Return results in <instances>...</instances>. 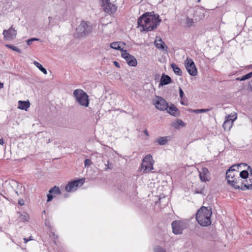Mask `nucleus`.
I'll list each match as a JSON object with an SVG mask.
<instances>
[{
    "instance_id": "1",
    "label": "nucleus",
    "mask_w": 252,
    "mask_h": 252,
    "mask_svg": "<svg viewBox=\"0 0 252 252\" xmlns=\"http://www.w3.org/2000/svg\"><path fill=\"white\" fill-rule=\"evenodd\" d=\"M161 22V19L158 14L154 11L147 12L138 18L137 24L138 27L142 28L141 31L148 32L157 29Z\"/></svg>"
},
{
    "instance_id": "2",
    "label": "nucleus",
    "mask_w": 252,
    "mask_h": 252,
    "mask_svg": "<svg viewBox=\"0 0 252 252\" xmlns=\"http://www.w3.org/2000/svg\"><path fill=\"white\" fill-rule=\"evenodd\" d=\"M212 214L211 208L201 207L196 213V220L198 223L203 226H207L211 223V216Z\"/></svg>"
},
{
    "instance_id": "3",
    "label": "nucleus",
    "mask_w": 252,
    "mask_h": 252,
    "mask_svg": "<svg viewBox=\"0 0 252 252\" xmlns=\"http://www.w3.org/2000/svg\"><path fill=\"white\" fill-rule=\"evenodd\" d=\"M93 27L89 21H82L76 29L74 35L75 38H85L92 33Z\"/></svg>"
},
{
    "instance_id": "4",
    "label": "nucleus",
    "mask_w": 252,
    "mask_h": 252,
    "mask_svg": "<svg viewBox=\"0 0 252 252\" xmlns=\"http://www.w3.org/2000/svg\"><path fill=\"white\" fill-rule=\"evenodd\" d=\"M73 95L78 103L83 106L88 107L89 104L88 95L81 89H76L73 92Z\"/></svg>"
},
{
    "instance_id": "5",
    "label": "nucleus",
    "mask_w": 252,
    "mask_h": 252,
    "mask_svg": "<svg viewBox=\"0 0 252 252\" xmlns=\"http://www.w3.org/2000/svg\"><path fill=\"white\" fill-rule=\"evenodd\" d=\"M154 161L151 155L146 156L142 159L141 165V170L144 173H147L153 169Z\"/></svg>"
},
{
    "instance_id": "6",
    "label": "nucleus",
    "mask_w": 252,
    "mask_h": 252,
    "mask_svg": "<svg viewBox=\"0 0 252 252\" xmlns=\"http://www.w3.org/2000/svg\"><path fill=\"white\" fill-rule=\"evenodd\" d=\"M85 178L77 179L71 181L66 185L65 189L66 191L70 192L77 189L78 187L82 186L85 183Z\"/></svg>"
},
{
    "instance_id": "7",
    "label": "nucleus",
    "mask_w": 252,
    "mask_h": 252,
    "mask_svg": "<svg viewBox=\"0 0 252 252\" xmlns=\"http://www.w3.org/2000/svg\"><path fill=\"white\" fill-rule=\"evenodd\" d=\"M171 225L172 232L176 235L182 234L186 227L185 223L183 221L178 220L172 221Z\"/></svg>"
},
{
    "instance_id": "8",
    "label": "nucleus",
    "mask_w": 252,
    "mask_h": 252,
    "mask_svg": "<svg viewBox=\"0 0 252 252\" xmlns=\"http://www.w3.org/2000/svg\"><path fill=\"white\" fill-rule=\"evenodd\" d=\"M185 65L187 71L190 75L195 76L197 75V68L192 59L187 58L185 62Z\"/></svg>"
},
{
    "instance_id": "9",
    "label": "nucleus",
    "mask_w": 252,
    "mask_h": 252,
    "mask_svg": "<svg viewBox=\"0 0 252 252\" xmlns=\"http://www.w3.org/2000/svg\"><path fill=\"white\" fill-rule=\"evenodd\" d=\"M154 104L156 108L159 110L164 111L168 109V105L167 102L161 97H157L156 100H155Z\"/></svg>"
},
{
    "instance_id": "10",
    "label": "nucleus",
    "mask_w": 252,
    "mask_h": 252,
    "mask_svg": "<svg viewBox=\"0 0 252 252\" xmlns=\"http://www.w3.org/2000/svg\"><path fill=\"white\" fill-rule=\"evenodd\" d=\"M248 169L250 171V177L246 179H243L244 184L242 186V190H245L252 189V168L251 166H248Z\"/></svg>"
},
{
    "instance_id": "11",
    "label": "nucleus",
    "mask_w": 252,
    "mask_h": 252,
    "mask_svg": "<svg viewBox=\"0 0 252 252\" xmlns=\"http://www.w3.org/2000/svg\"><path fill=\"white\" fill-rule=\"evenodd\" d=\"M101 6L104 11L109 15L114 14L117 9V6L111 3L110 1L102 4Z\"/></svg>"
},
{
    "instance_id": "12",
    "label": "nucleus",
    "mask_w": 252,
    "mask_h": 252,
    "mask_svg": "<svg viewBox=\"0 0 252 252\" xmlns=\"http://www.w3.org/2000/svg\"><path fill=\"white\" fill-rule=\"evenodd\" d=\"M4 38L6 40H12L16 37V31L11 27L8 30H4L3 31Z\"/></svg>"
},
{
    "instance_id": "13",
    "label": "nucleus",
    "mask_w": 252,
    "mask_h": 252,
    "mask_svg": "<svg viewBox=\"0 0 252 252\" xmlns=\"http://www.w3.org/2000/svg\"><path fill=\"white\" fill-rule=\"evenodd\" d=\"M199 178L202 182H206L210 180V173L206 167H202L199 171Z\"/></svg>"
},
{
    "instance_id": "14",
    "label": "nucleus",
    "mask_w": 252,
    "mask_h": 252,
    "mask_svg": "<svg viewBox=\"0 0 252 252\" xmlns=\"http://www.w3.org/2000/svg\"><path fill=\"white\" fill-rule=\"evenodd\" d=\"M242 180V178L238 177L235 180H231V181L228 180V184L235 189L241 190L243 189H242V186L244 184Z\"/></svg>"
},
{
    "instance_id": "15",
    "label": "nucleus",
    "mask_w": 252,
    "mask_h": 252,
    "mask_svg": "<svg viewBox=\"0 0 252 252\" xmlns=\"http://www.w3.org/2000/svg\"><path fill=\"white\" fill-rule=\"evenodd\" d=\"M233 167L238 168V165H232V166L230 167L226 172L225 178L227 180V182L228 180L230 181H231L230 180L231 177H234V176H237L238 175V172L234 171V169H233Z\"/></svg>"
},
{
    "instance_id": "16",
    "label": "nucleus",
    "mask_w": 252,
    "mask_h": 252,
    "mask_svg": "<svg viewBox=\"0 0 252 252\" xmlns=\"http://www.w3.org/2000/svg\"><path fill=\"white\" fill-rule=\"evenodd\" d=\"M172 82V79L171 77L164 73H163L161 75L160 83L159 84V86H163L166 85H168Z\"/></svg>"
},
{
    "instance_id": "17",
    "label": "nucleus",
    "mask_w": 252,
    "mask_h": 252,
    "mask_svg": "<svg viewBox=\"0 0 252 252\" xmlns=\"http://www.w3.org/2000/svg\"><path fill=\"white\" fill-rule=\"evenodd\" d=\"M166 110L172 116L177 117L180 115L179 110L174 104H171L170 106H168Z\"/></svg>"
},
{
    "instance_id": "18",
    "label": "nucleus",
    "mask_w": 252,
    "mask_h": 252,
    "mask_svg": "<svg viewBox=\"0 0 252 252\" xmlns=\"http://www.w3.org/2000/svg\"><path fill=\"white\" fill-rule=\"evenodd\" d=\"M30 103L29 101L19 100L18 101V108L20 109L27 111V109L30 107Z\"/></svg>"
},
{
    "instance_id": "19",
    "label": "nucleus",
    "mask_w": 252,
    "mask_h": 252,
    "mask_svg": "<svg viewBox=\"0 0 252 252\" xmlns=\"http://www.w3.org/2000/svg\"><path fill=\"white\" fill-rule=\"evenodd\" d=\"M17 215H19V219L22 222H27L30 220V217L29 215L26 212H17Z\"/></svg>"
},
{
    "instance_id": "20",
    "label": "nucleus",
    "mask_w": 252,
    "mask_h": 252,
    "mask_svg": "<svg viewBox=\"0 0 252 252\" xmlns=\"http://www.w3.org/2000/svg\"><path fill=\"white\" fill-rule=\"evenodd\" d=\"M156 47L157 48L164 50L166 46L164 42L162 40L160 37H156V40L155 42Z\"/></svg>"
},
{
    "instance_id": "21",
    "label": "nucleus",
    "mask_w": 252,
    "mask_h": 252,
    "mask_svg": "<svg viewBox=\"0 0 252 252\" xmlns=\"http://www.w3.org/2000/svg\"><path fill=\"white\" fill-rule=\"evenodd\" d=\"M126 61L129 66H136L137 64L136 58L132 55L128 57Z\"/></svg>"
},
{
    "instance_id": "22",
    "label": "nucleus",
    "mask_w": 252,
    "mask_h": 252,
    "mask_svg": "<svg viewBox=\"0 0 252 252\" xmlns=\"http://www.w3.org/2000/svg\"><path fill=\"white\" fill-rule=\"evenodd\" d=\"M121 44L125 45H126L125 42H113L111 43L110 47L111 48L118 50H123V48L121 47Z\"/></svg>"
},
{
    "instance_id": "23",
    "label": "nucleus",
    "mask_w": 252,
    "mask_h": 252,
    "mask_svg": "<svg viewBox=\"0 0 252 252\" xmlns=\"http://www.w3.org/2000/svg\"><path fill=\"white\" fill-rule=\"evenodd\" d=\"M171 67L173 69L174 73L179 76L182 75V71L177 65L173 63L171 64Z\"/></svg>"
},
{
    "instance_id": "24",
    "label": "nucleus",
    "mask_w": 252,
    "mask_h": 252,
    "mask_svg": "<svg viewBox=\"0 0 252 252\" xmlns=\"http://www.w3.org/2000/svg\"><path fill=\"white\" fill-rule=\"evenodd\" d=\"M249 170L247 169V170H243L241 171L239 173V177L241 178L246 179V178H248L250 177V175L249 173Z\"/></svg>"
},
{
    "instance_id": "25",
    "label": "nucleus",
    "mask_w": 252,
    "mask_h": 252,
    "mask_svg": "<svg viewBox=\"0 0 252 252\" xmlns=\"http://www.w3.org/2000/svg\"><path fill=\"white\" fill-rule=\"evenodd\" d=\"M232 121H229L225 120L222 125V126L225 130H230V129L232 127Z\"/></svg>"
},
{
    "instance_id": "26",
    "label": "nucleus",
    "mask_w": 252,
    "mask_h": 252,
    "mask_svg": "<svg viewBox=\"0 0 252 252\" xmlns=\"http://www.w3.org/2000/svg\"><path fill=\"white\" fill-rule=\"evenodd\" d=\"M49 193H53L54 194H61V191L59 188V187L57 186H54V187L52 188L49 190Z\"/></svg>"
},
{
    "instance_id": "27",
    "label": "nucleus",
    "mask_w": 252,
    "mask_h": 252,
    "mask_svg": "<svg viewBox=\"0 0 252 252\" xmlns=\"http://www.w3.org/2000/svg\"><path fill=\"white\" fill-rule=\"evenodd\" d=\"M33 64L44 74H47V71L46 69L38 62L36 61H34Z\"/></svg>"
},
{
    "instance_id": "28",
    "label": "nucleus",
    "mask_w": 252,
    "mask_h": 252,
    "mask_svg": "<svg viewBox=\"0 0 252 252\" xmlns=\"http://www.w3.org/2000/svg\"><path fill=\"white\" fill-rule=\"evenodd\" d=\"M168 137H160L157 139V142L160 145H165L168 142Z\"/></svg>"
},
{
    "instance_id": "29",
    "label": "nucleus",
    "mask_w": 252,
    "mask_h": 252,
    "mask_svg": "<svg viewBox=\"0 0 252 252\" xmlns=\"http://www.w3.org/2000/svg\"><path fill=\"white\" fill-rule=\"evenodd\" d=\"M252 77V71L251 72H249L244 75H243L241 77H239L237 79V80L240 81H245L246 80H247L248 79H250Z\"/></svg>"
},
{
    "instance_id": "30",
    "label": "nucleus",
    "mask_w": 252,
    "mask_h": 252,
    "mask_svg": "<svg viewBox=\"0 0 252 252\" xmlns=\"http://www.w3.org/2000/svg\"><path fill=\"white\" fill-rule=\"evenodd\" d=\"M194 24V22L192 19L189 18V17H187L186 21V26L188 28H189L191 26H193Z\"/></svg>"
},
{
    "instance_id": "31",
    "label": "nucleus",
    "mask_w": 252,
    "mask_h": 252,
    "mask_svg": "<svg viewBox=\"0 0 252 252\" xmlns=\"http://www.w3.org/2000/svg\"><path fill=\"white\" fill-rule=\"evenodd\" d=\"M212 109V108L209 109H197L193 110L192 111L195 113H202L208 112Z\"/></svg>"
},
{
    "instance_id": "32",
    "label": "nucleus",
    "mask_w": 252,
    "mask_h": 252,
    "mask_svg": "<svg viewBox=\"0 0 252 252\" xmlns=\"http://www.w3.org/2000/svg\"><path fill=\"white\" fill-rule=\"evenodd\" d=\"M5 47L7 48L10 49L12 50L13 51H16L19 53H20L21 52V51L20 49H19L18 48H17L16 46H14L13 45H10V44H5Z\"/></svg>"
},
{
    "instance_id": "33",
    "label": "nucleus",
    "mask_w": 252,
    "mask_h": 252,
    "mask_svg": "<svg viewBox=\"0 0 252 252\" xmlns=\"http://www.w3.org/2000/svg\"><path fill=\"white\" fill-rule=\"evenodd\" d=\"M122 51V57L126 60L128 57L130 56V54L127 52L126 50H124V48H123V50H121Z\"/></svg>"
},
{
    "instance_id": "34",
    "label": "nucleus",
    "mask_w": 252,
    "mask_h": 252,
    "mask_svg": "<svg viewBox=\"0 0 252 252\" xmlns=\"http://www.w3.org/2000/svg\"><path fill=\"white\" fill-rule=\"evenodd\" d=\"M237 116L235 115H229L228 116H226L225 120L231 121H232V124H233V122L236 119Z\"/></svg>"
},
{
    "instance_id": "35",
    "label": "nucleus",
    "mask_w": 252,
    "mask_h": 252,
    "mask_svg": "<svg viewBox=\"0 0 252 252\" xmlns=\"http://www.w3.org/2000/svg\"><path fill=\"white\" fill-rule=\"evenodd\" d=\"M105 170H107L108 169L111 170L113 168V164L111 162H110L109 160L107 161V163L105 164Z\"/></svg>"
},
{
    "instance_id": "36",
    "label": "nucleus",
    "mask_w": 252,
    "mask_h": 252,
    "mask_svg": "<svg viewBox=\"0 0 252 252\" xmlns=\"http://www.w3.org/2000/svg\"><path fill=\"white\" fill-rule=\"evenodd\" d=\"M155 252H166V251L161 247L158 246L155 249Z\"/></svg>"
},
{
    "instance_id": "37",
    "label": "nucleus",
    "mask_w": 252,
    "mask_h": 252,
    "mask_svg": "<svg viewBox=\"0 0 252 252\" xmlns=\"http://www.w3.org/2000/svg\"><path fill=\"white\" fill-rule=\"evenodd\" d=\"M92 164V161L90 159H86L84 161L85 166H89Z\"/></svg>"
},
{
    "instance_id": "38",
    "label": "nucleus",
    "mask_w": 252,
    "mask_h": 252,
    "mask_svg": "<svg viewBox=\"0 0 252 252\" xmlns=\"http://www.w3.org/2000/svg\"><path fill=\"white\" fill-rule=\"evenodd\" d=\"M179 92L180 97H181V99H184L185 94H184V93L183 90L181 88H179Z\"/></svg>"
},
{
    "instance_id": "39",
    "label": "nucleus",
    "mask_w": 252,
    "mask_h": 252,
    "mask_svg": "<svg viewBox=\"0 0 252 252\" xmlns=\"http://www.w3.org/2000/svg\"><path fill=\"white\" fill-rule=\"evenodd\" d=\"M53 199V193H50L49 192V193L47 194V201L48 202L51 201Z\"/></svg>"
},
{
    "instance_id": "40",
    "label": "nucleus",
    "mask_w": 252,
    "mask_h": 252,
    "mask_svg": "<svg viewBox=\"0 0 252 252\" xmlns=\"http://www.w3.org/2000/svg\"><path fill=\"white\" fill-rule=\"evenodd\" d=\"M234 165H238V168H237L238 169H239V167H241L242 166H243L244 167H246V166H247V167H248V166H249L247 165V164L245 163H241L239 164H234Z\"/></svg>"
},
{
    "instance_id": "41",
    "label": "nucleus",
    "mask_w": 252,
    "mask_h": 252,
    "mask_svg": "<svg viewBox=\"0 0 252 252\" xmlns=\"http://www.w3.org/2000/svg\"><path fill=\"white\" fill-rule=\"evenodd\" d=\"M177 123L179 125H180L182 126H185V123L184 122H183L181 120H178Z\"/></svg>"
},
{
    "instance_id": "42",
    "label": "nucleus",
    "mask_w": 252,
    "mask_h": 252,
    "mask_svg": "<svg viewBox=\"0 0 252 252\" xmlns=\"http://www.w3.org/2000/svg\"><path fill=\"white\" fill-rule=\"evenodd\" d=\"M18 204L20 206H23V205H24L25 204V201L23 199H19L18 200Z\"/></svg>"
},
{
    "instance_id": "43",
    "label": "nucleus",
    "mask_w": 252,
    "mask_h": 252,
    "mask_svg": "<svg viewBox=\"0 0 252 252\" xmlns=\"http://www.w3.org/2000/svg\"><path fill=\"white\" fill-rule=\"evenodd\" d=\"M113 63H114V65L116 67H118V68H120V64H119V63L118 62H117V61H114V62H113Z\"/></svg>"
},
{
    "instance_id": "44",
    "label": "nucleus",
    "mask_w": 252,
    "mask_h": 252,
    "mask_svg": "<svg viewBox=\"0 0 252 252\" xmlns=\"http://www.w3.org/2000/svg\"><path fill=\"white\" fill-rule=\"evenodd\" d=\"M31 238H32V236H30V239H27V238H24L23 239L24 243H27L29 241L32 240V239Z\"/></svg>"
},
{
    "instance_id": "45",
    "label": "nucleus",
    "mask_w": 252,
    "mask_h": 252,
    "mask_svg": "<svg viewBox=\"0 0 252 252\" xmlns=\"http://www.w3.org/2000/svg\"><path fill=\"white\" fill-rule=\"evenodd\" d=\"M202 191H203L202 189H201V190L196 189L195 191V193H197V194H201L203 192Z\"/></svg>"
},
{
    "instance_id": "46",
    "label": "nucleus",
    "mask_w": 252,
    "mask_h": 252,
    "mask_svg": "<svg viewBox=\"0 0 252 252\" xmlns=\"http://www.w3.org/2000/svg\"><path fill=\"white\" fill-rule=\"evenodd\" d=\"M32 42L33 41H32V39L30 38L27 40V44L29 45H31L32 44Z\"/></svg>"
},
{
    "instance_id": "47",
    "label": "nucleus",
    "mask_w": 252,
    "mask_h": 252,
    "mask_svg": "<svg viewBox=\"0 0 252 252\" xmlns=\"http://www.w3.org/2000/svg\"><path fill=\"white\" fill-rule=\"evenodd\" d=\"M31 39H32V41H39L40 40L39 38H35V37L32 38Z\"/></svg>"
},
{
    "instance_id": "48",
    "label": "nucleus",
    "mask_w": 252,
    "mask_h": 252,
    "mask_svg": "<svg viewBox=\"0 0 252 252\" xmlns=\"http://www.w3.org/2000/svg\"><path fill=\"white\" fill-rule=\"evenodd\" d=\"M4 144V141H3V138H1L0 139V145H3Z\"/></svg>"
},
{
    "instance_id": "49",
    "label": "nucleus",
    "mask_w": 252,
    "mask_h": 252,
    "mask_svg": "<svg viewBox=\"0 0 252 252\" xmlns=\"http://www.w3.org/2000/svg\"><path fill=\"white\" fill-rule=\"evenodd\" d=\"M101 1H102V4H103L104 3L109 2L110 0H101Z\"/></svg>"
},
{
    "instance_id": "50",
    "label": "nucleus",
    "mask_w": 252,
    "mask_h": 252,
    "mask_svg": "<svg viewBox=\"0 0 252 252\" xmlns=\"http://www.w3.org/2000/svg\"><path fill=\"white\" fill-rule=\"evenodd\" d=\"M236 176H234V177H231L230 180H235L237 179V177H236Z\"/></svg>"
},
{
    "instance_id": "51",
    "label": "nucleus",
    "mask_w": 252,
    "mask_h": 252,
    "mask_svg": "<svg viewBox=\"0 0 252 252\" xmlns=\"http://www.w3.org/2000/svg\"><path fill=\"white\" fill-rule=\"evenodd\" d=\"M3 87V84L0 82V89H1Z\"/></svg>"
},
{
    "instance_id": "52",
    "label": "nucleus",
    "mask_w": 252,
    "mask_h": 252,
    "mask_svg": "<svg viewBox=\"0 0 252 252\" xmlns=\"http://www.w3.org/2000/svg\"><path fill=\"white\" fill-rule=\"evenodd\" d=\"M159 77V75L158 74H157L155 75V79L156 80L157 79H158Z\"/></svg>"
},
{
    "instance_id": "53",
    "label": "nucleus",
    "mask_w": 252,
    "mask_h": 252,
    "mask_svg": "<svg viewBox=\"0 0 252 252\" xmlns=\"http://www.w3.org/2000/svg\"><path fill=\"white\" fill-rule=\"evenodd\" d=\"M233 169H234V171L238 172V170H237L238 169L237 168V167H233Z\"/></svg>"
},
{
    "instance_id": "54",
    "label": "nucleus",
    "mask_w": 252,
    "mask_h": 252,
    "mask_svg": "<svg viewBox=\"0 0 252 252\" xmlns=\"http://www.w3.org/2000/svg\"><path fill=\"white\" fill-rule=\"evenodd\" d=\"M181 103L182 104V105H187V104H186L185 103H184V102L183 101V100L182 99V100L181 101Z\"/></svg>"
},
{
    "instance_id": "55",
    "label": "nucleus",
    "mask_w": 252,
    "mask_h": 252,
    "mask_svg": "<svg viewBox=\"0 0 252 252\" xmlns=\"http://www.w3.org/2000/svg\"><path fill=\"white\" fill-rule=\"evenodd\" d=\"M144 133L147 135H148V131L146 129H145L144 131Z\"/></svg>"
},
{
    "instance_id": "56",
    "label": "nucleus",
    "mask_w": 252,
    "mask_h": 252,
    "mask_svg": "<svg viewBox=\"0 0 252 252\" xmlns=\"http://www.w3.org/2000/svg\"><path fill=\"white\" fill-rule=\"evenodd\" d=\"M51 18H51V17H49V21H51Z\"/></svg>"
},
{
    "instance_id": "57",
    "label": "nucleus",
    "mask_w": 252,
    "mask_h": 252,
    "mask_svg": "<svg viewBox=\"0 0 252 252\" xmlns=\"http://www.w3.org/2000/svg\"><path fill=\"white\" fill-rule=\"evenodd\" d=\"M15 192H16V193H17V195H19V194H18V191H15Z\"/></svg>"
},
{
    "instance_id": "58",
    "label": "nucleus",
    "mask_w": 252,
    "mask_h": 252,
    "mask_svg": "<svg viewBox=\"0 0 252 252\" xmlns=\"http://www.w3.org/2000/svg\"><path fill=\"white\" fill-rule=\"evenodd\" d=\"M200 0H198V2H199Z\"/></svg>"
}]
</instances>
